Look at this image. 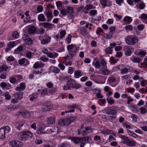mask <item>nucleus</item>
Masks as SVG:
<instances>
[{
	"label": "nucleus",
	"mask_w": 147,
	"mask_h": 147,
	"mask_svg": "<svg viewBox=\"0 0 147 147\" xmlns=\"http://www.w3.org/2000/svg\"><path fill=\"white\" fill-rule=\"evenodd\" d=\"M67 49L69 52L68 55L64 57L65 60L72 59L76 54L77 47H75L73 44L68 45L67 47Z\"/></svg>",
	"instance_id": "obj_1"
},
{
	"label": "nucleus",
	"mask_w": 147,
	"mask_h": 147,
	"mask_svg": "<svg viewBox=\"0 0 147 147\" xmlns=\"http://www.w3.org/2000/svg\"><path fill=\"white\" fill-rule=\"evenodd\" d=\"M32 136V132L29 131H23L18 134V138L20 140H25L28 138L31 139Z\"/></svg>",
	"instance_id": "obj_2"
},
{
	"label": "nucleus",
	"mask_w": 147,
	"mask_h": 147,
	"mask_svg": "<svg viewBox=\"0 0 147 147\" xmlns=\"http://www.w3.org/2000/svg\"><path fill=\"white\" fill-rule=\"evenodd\" d=\"M77 118L76 116H71L69 118H66L60 119L58 121V124L61 126L68 125L70 123L72 122Z\"/></svg>",
	"instance_id": "obj_3"
},
{
	"label": "nucleus",
	"mask_w": 147,
	"mask_h": 147,
	"mask_svg": "<svg viewBox=\"0 0 147 147\" xmlns=\"http://www.w3.org/2000/svg\"><path fill=\"white\" fill-rule=\"evenodd\" d=\"M125 40L127 44L130 45H133L138 42V39L137 37H132L131 36L128 35L126 37Z\"/></svg>",
	"instance_id": "obj_4"
},
{
	"label": "nucleus",
	"mask_w": 147,
	"mask_h": 147,
	"mask_svg": "<svg viewBox=\"0 0 147 147\" xmlns=\"http://www.w3.org/2000/svg\"><path fill=\"white\" fill-rule=\"evenodd\" d=\"M10 131L9 127L8 126H5L0 128V138L4 139L6 133H8Z\"/></svg>",
	"instance_id": "obj_5"
},
{
	"label": "nucleus",
	"mask_w": 147,
	"mask_h": 147,
	"mask_svg": "<svg viewBox=\"0 0 147 147\" xmlns=\"http://www.w3.org/2000/svg\"><path fill=\"white\" fill-rule=\"evenodd\" d=\"M74 10L73 8L68 6H67L66 9H63L61 11L62 15L65 16L67 15L70 13H74Z\"/></svg>",
	"instance_id": "obj_6"
},
{
	"label": "nucleus",
	"mask_w": 147,
	"mask_h": 147,
	"mask_svg": "<svg viewBox=\"0 0 147 147\" xmlns=\"http://www.w3.org/2000/svg\"><path fill=\"white\" fill-rule=\"evenodd\" d=\"M70 139L71 140V141L76 144L81 143L80 145L81 147H83V138H80L79 137H71Z\"/></svg>",
	"instance_id": "obj_7"
},
{
	"label": "nucleus",
	"mask_w": 147,
	"mask_h": 147,
	"mask_svg": "<svg viewBox=\"0 0 147 147\" xmlns=\"http://www.w3.org/2000/svg\"><path fill=\"white\" fill-rule=\"evenodd\" d=\"M134 48L130 46H125L123 48L125 55L127 56H129L131 55V51Z\"/></svg>",
	"instance_id": "obj_8"
},
{
	"label": "nucleus",
	"mask_w": 147,
	"mask_h": 147,
	"mask_svg": "<svg viewBox=\"0 0 147 147\" xmlns=\"http://www.w3.org/2000/svg\"><path fill=\"white\" fill-rule=\"evenodd\" d=\"M10 145L11 147H21L23 143L17 140H13L10 142Z\"/></svg>",
	"instance_id": "obj_9"
},
{
	"label": "nucleus",
	"mask_w": 147,
	"mask_h": 147,
	"mask_svg": "<svg viewBox=\"0 0 147 147\" xmlns=\"http://www.w3.org/2000/svg\"><path fill=\"white\" fill-rule=\"evenodd\" d=\"M100 2L103 8L106 7H110L112 4V2L109 0H100Z\"/></svg>",
	"instance_id": "obj_10"
},
{
	"label": "nucleus",
	"mask_w": 147,
	"mask_h": 147,
	"mask_svg": "<svg viewBox=\"0 0 147 147\" xmlns=\"http://www.w3.org/2000/svg\"><path fill=\"white\" fill-rule=\"evenodd\" d=\"M51 38L50 36H47L45 39H43L41 40V43L42 45H45L49 43L51 40Z\"/></svg>",
	"instance_id": "obj_11"
},
{
	"label": "nucleus",
	"mask_w": 147,
	"mask_h": 147,
	"mask_svg": "<svg viewBox=\"0 0 147 147\" xmlns=\"http://www.w3.org/2000/svg\"><path fill=\"white\" fill-rule=\"evenodd\" d=\"M36 30V28L34 26H31L28 29V33L31 34H34L35 33Z\"/></svg>",
	"instance_id": "obj_12"
},
{
	"label": "nucleus",
	"mask_w": 147,
	"mask_h": 147,
	"mask_svg": "<svg viewBox=\"0 0 147 147\" xmlns=\"http://www.w3.org/2000/svg\"><path fill=\"white\" fill-rule=\"evenodd\" d=\"M25 88L26 85L25 83L22 82L20 84L19 87L16 88V89L17 91H21L24 90L25 89Z\"/></svg>",
	"instance_id": "obj_13"
},
{
	"label": "nucleus",
	"mask_w": 147,
	"mask_h": 147,
	"mask_svg": "<svg viewBox=\"0 0 147 147\" xmlns=\"http://www.w3.org/2000/svg\"><path fill=\"white\" fill-rule=\"evenodd\" d=\"M39 25L46 28H50L52 26V24H51L47 22L40 23L39 24Z\"/></svg>",
	"instance_id": "obj_14"
},
{
	"label": "nucleus",
	"mask_w": 147,
	"mask_h": 147,
	"mask_svg": "<svg viewBox=\"0 0 147 147\" xmlns=\"http://www.w3.org/2000/svg\"><path fill=\"white\" fill-rule=\"evenodd\" d=\"M44 14L46 15L47 18V21L49 22L50 21L53 17L52 13L48 11L45 12Z\"/></svg>",
	"instance_id": "obj_15"
},
{
	"label": "nucleus",
	"mask_w": 147,
	"mask_h": 147,
	"mask_svg": "<svg viewBox=\"0 0 147 147\" xmlns=\"http://www.w3.org/2000/svg\"><path fill=\"white\" fill-rule=\"evenodd\" d=\"M52 107V105L47 102L45 105L43 106V111H48L49 109L51 108Z\"/></svg>",
	"instance_id": "obj_16"
},
{
	"label": "nucleus",
	"mask_w": 147,
	"mask_h": 147,
	"mask_svg": "<svg viewBox=\"0 0 147 147\" xmlns=\"http://www.w3.org/2000/svg\"><path fill=\"white\" fill-rule=\"evenodd\" d=\"M92 7L93 5L91 4L86 5L85 6L84 9H83V12L86 13H87L88 12V11L87 10L92 9Z\"/></svg>",
	"instance_id": "obj_17"
},
{
	"label": "nucleus",
	"mask_w": 147,
	"mask_h": 147,
	"mask_svg": "<svg viewBox=\"0 0 147 147\" xmlns=\"http://www.w3.org/2000/svg\"><path fill=\"white\" fill-rule=\"evenodd\" d=\"M85 131H83V136L87 135L92 131L91 127H85Z\"/></svg>",
	"instance_id": "obj_18"
},
{
	"label": "nucleus",
	"mask_w": 147,
	"mask_h": 147,
	"mask_svg": "<svg viewBox=\"0 0 147 147\" xmlns=\"http://www.w3.org/2000/svg\"><path fill=\"white\" fill-rule=\"evenodd\" d=\"M100 68H101L102 70L107 69L106 63L105 61L103 60H101L100 64Z\"/></svg>",
	"instance_id": "obj_19"
},
{
	"label": "nucleus",
	"mask_w": 147,
	"mask_h": 147,
	"mask_svg": "<svg viewBox=\"0 0 147 147\" xmlns=\"http://www.w3.org/2000/svg\"><path fill=\"white\" fill-rule=\"evenodd\" d=\"M75 84H76V81L72 79H69L68 80L67 82V85L69 86L73 87Z\"/></svg>",
	"instance_id": "obj_20"
},
{
	"label": "nucleus",
	"mask_w": 147,
	"mask_h": 147,
	"mask_svg": "<svg viewBox=\"0 0 147 147\" xmlns=\"http://www.w3.org/2000/svg\"><path fill=\"white\" fill-rule=\"evenodd\" d=\"M38 19L39 21L45 22L46 21V19L45 16L43 14H40L38 16Z\"/></svg>",
	"instance_id": "obj_21"
},
{
	"label": "nucleus",
	"mask_w": 147,
	"mask_h": 147,
	"mask_svg": "<svg viewBox=\"0 0 147 147\" xmlns=\"http://www.w3.org/2000/svg\"><path fill=\"white\" fill-rule=\"evenodd\" d=\"M49 57L52 58H55L57 57L58 55V54L56 53H52L49 52L47 55Z\"/></svg>",
	"instance_id": "obj_22"
},
{
	"label": "nucleus",
	"mask_w": 147,
	"mask_h": 147,
	"mask_svg": "<svg viewBox=\"0 0 147 147\" xmlns=\"http://www.w3.org/2000/svg\"><path fill=\"white\" fill-rule=\"evenodd\" d=\"M123 20L127 24H129L132 22V19L131 17L127 16L124 18Z\"/></svg>",
	"instance_id": "obj_23"
},
{
	"label": "nucleus",
	"mask_w": 147,
	"mask_h": 147,
	"mask_svg": "<svg viewBox=\"0 0 147 147\" xmlns=\"http://www.w3.org/2000/svg\"><path fill=\"white\" fill-rule=\"evenodd\" d=\"M74 77L76 78H79L82 76V71L79 70H76L74 72Z\"/></svg>",
	"instance_id": "obj_24"
},
{
	"label": "nucleus",
	"mask_w": 147,
	"mask_h": 147,
	"mask_svg": "<svg viewBox=\"0 0 147 147\" xmlns=\"http://www.w3.org/2000/svg\"><path fill=\"white\" fill-rule=\"evenodd\" d=\"M14 97L19 100L21 99L22 97V92H16L14 94Z\"/></svg>",
	"instance_id": "obj_25"
},
{
	"label": "nucleus",
	"mask_w": 147,
	"mask_h": 147,
	"mask_svg": "<svg viewBox=\"0 0 147 147\" xmlns=\"http://www.w3.org/2000/svg\"><path fill=\"white\" fill-rule=\"evenodd\" d=\"M120 137L123 140V141H122V142L124 144H126L128 141H129L128 138L126 136H124L122 135H120Z\"/></svg>",
	"instance_id": "obj_26"
},
{
	"label": "nucleus",
	"mask_w": 147,
	"mask_h": 147,
	"mask_svg": "<svg viewBox=\"0 0 147 147\" xmlns=\"http://www.w3.org/2000/svg\"><path fill=\"white\" fill-rule=\"evenodd\" d=\"M47 121L49 124L54 123L55 122V117H49L48 118Z\"/></svg>",
	"instance_id": "obj_27"
},
{
	"label": "nucleus",
	"mask_w": 147,
	"mask_h": 147,
	"mask_svg": "<svg viewBox=\"0 0 147 147\" xmlns=\"http://www.w3.org/2000/svg\"><path fill=\"white\" fill-rule=\"evenodd\" d=\"M91 138L88 136L83 137V147L86 143H89Z\"/></svg>",
	"instance_id": "obj_28"
},
{
	"label": "nucleus",
	"mask_w": 147,
	"mask_h": 147,
	"mask_svg": "<svg viewBox=\"0 0 147 147\" xmlns=\"http://www.w3.org/2000/svg\"><path fill=\"white\" fill-rule=\"evenodd\" d=\"M26 55L27 58L30 59L32 58V56L34 55V53L30 51H26Z\"/></svg>",
	"instance_id": "obj_29"
},
{
	"label": "nucleus",
	"mask_w": 147,
	"mask_h": 147,
	"mask_svg": "<svg viewBox=\"0 0 147 147\" xmlns=\"http://www.w3.org/2000/svg\"><path fill=\"white\" fill-rule=\"evenodd\" d=\"M130 59L131 61L134 63H139L141 60V59L140 58L138 57H135L133 56L130 58Z\"/></svg>",
	"instance_id": "obj_30"
},
{
	"label": "nucleus",
	"mask_w": 147,
	"mask_h": 147,
	"mask_svg": "<svg viewBox=\"0 0 147 147\" xmlns=\"http://www.w3.org/2000/svg\"><path fill=\"white\" fill-rule=\"evenodd\" d=\"M126 145L129 146H134L136 145V142L134 141L129 139Z\"/></svg>",
	"instance_id": "obj_31"
},
{
	"label": "nucleus",
	"mask_w": 147,
	"mask_h": 147,
	"mask_svg": "<svg viewBox=\"0 0 147 147\" xmlns=\"http://www.w3.org/2000/svg\"><path fill=\"white\" fill-rule=\"evenodd\" d=\"M5 107L6 110H8L10 111H13L14 109H16V106L9 105L6 106Z\"/></svg>",
	"instance_id": "obj_32"
},
{
	"label": "nucleus",
	"mask_w": 147,
	"mask_h": 147,
	"mask_svg": "<svg viewBox=\"0 0 147 147\" xmlns=\"http://www.w3.org/2000/svg\"><path fill=\"white\" fill-rule=\"evenodd\" d=\"M141 17L143 19V22L145 24L147 23V14L142 13Z\"/></svg>",
	"instance_id": "obj_33"
},
{
	"label": "nucleus",
	"mask_w": 147,
	"mask_h": 147,
	"mask_svg": "<svg viewBox=\"0 0 147 147\" xmlns=\"http://www.w3.org/2000/svg\"><path fill=\"white\" fill-rule=\"evenodd\" d=\"M8 69L7 66L6 65H3L0 66V73L3 71H6Z\"/></svg>",
	"instance_id": "obj_34"
},
{
	"label": "nucleus",
	"mask_w": 147,
	"mask_h": 147,
	"mask_svg": "<svg viewBox=\"0 0 147 147\" xmlns=\"http://www.w3.org/2000/svg\"><path fill=\"white\" fill-rule=\"evenodd\" d=\"M106 100L108 103L111 105L115 103V101L112 97H108L107 98Z\"/></svg>",
	"instance_id": "obj_35"
},
{
	"label": "nucleus",
	"mask_w": 147,
	"mask_h": 147,
	"mask_svg": "<svg viewBox=\"0 0 147 147\" xmlns=\"http://www.w3.org/2000/svg\"><path fill=\"white\" fill-rule=\"evenodd\" d=\"M92 64L96 69H98L100 67L99 62L98 61H94V62L92 63Z\"/></svg>",
	"instance_id": "obj_36"
},
{
	"label": "nucleus",
	"mask_w": 147,
	"mask_h": 147,
	"mask_svg": "<svg viewBox=\"0 0 147 147\" xmlns=\"http://www.w3.org/2000/svg\"><path fill=\"white\" fill-rule=\"evenodd\" d=\"M98 103L100 106L104 105V104L106 103L105 99H100L98 102Z\"/></svg>",
	"instance_id": "obj_37"
},
{
	"label": "nucleus",
	"mask_w": 147,
	"mask_h": 147,
	"mask_svg": "<svg viewBox=\"0 0 147 147\" xmlns=\"http://www.w3.org/2000/svg\"><path fill=\"white\" fill-rule=\"evenodd\" d=\"M26 44L29 45H32L33 42L32 39L30 38H26V39H25Z\"/></svg>",
	"instance_id": "obj_38"
},
{
	"label": "nucleus",
	"mask_w": 147,
	"mask_h": 147,
	"mask_svg": "<svg viewBox=\"0 0 147 147\" xmlns=\"http://www.w3.org/2000/svg\"><path fill=\"white\" fill-rule=\"evenodd\" d=\"M106 113L109 115H115L117 114V111L114 110H110L109 111H107L106 112Z\"/></svg>",
	"instance_id": "obj_39"
},
{
	"label": "nucleus",
	"mask_w": 147,
	"mask_h": 147,
	"mask_svg": "<svg viewBox=\"0 0 147 147\" xmlns=\"http://www.w3.org/2000/svg\"><path fill=\"white\" fill-rule=\"evenodd\" d=\"M125 28L126 30L132 31L133 29L132 26L131 25H128L125 26Z\"/></svg>",
	"instance_id": "obj_40"
},
{
	"label": "nucleus",
	"mask_w": 147,
	"mask_h": 147,
	"mask_svg": "<svg viewBox=\"0 0 147 147\" xmlns=\"http://www.w3.org/2000/svg\"><path fill=\"white\" fill-rule=\"evenodd\" d=\"M85 120L87 121L88 123H91L93 121V118L91 116H88L86 118L84 119Z\"/></svg>",
	"instance_id": "obj_41"
},
{
	"label": "nucleus",
	"mask_w": 147,
	"mask_h": 147,
	"mask_svg": "<svg viewBox=\"0 0 147 147\" xmlns=\"http://www.w3.org/2000/svg\"><path fill=\"white\" fill-rule=\"evenodd\" d=\"M43 129L42 127H40L37 130H36V134H40L45 133V132H43Z\"/></svg>",
	"instance_id": "obj_42"
},
{
	"label": "nucleus",
	"mask_w": 147,
	"mask_h": 147,
	"mask_svg": "<svg viewBox=\"0 0 147 147\" xmlns=\"http://www.w3.org/2000/svg\"><path fill=\"white\" fill-rule=\"evenodd\" d=\"M9 81L11 84H14L17 82V80L15 77L12 76L9 78Z\"/></svg>",
	"instance_id": "obj_43"
},
{
	"label": "nucleus",
	"mask_w": 147,
	"mask_h": 147,
	"mask_svg": "<svg viewBox=\"0 0 147 147\" xmlns=\"http://www.w3.org/2000/svg\"><path fill=\"white\" fill-rule=\"evenodd\" d=\"M23 123L22 122H20L18 123H17L16 125L17 129L20 130V128L23 126Z\"/></svg>",
	"instance_id": "obj_44"
},
{
	"label": "nucleus",
	"mask_w": 147,
	"mask_h": 147,
	"mask_svg": "<svg viewBox=\"0 0 147 147\" xmlns=\"http://www.w3.org/2000/svg\"><path fill=\"white\" fill-rule=\"evenodd\" d=\"M71 35L70 34H69L68 37L66 38L65 40V42L67 44H69L71 43Z\"/></svg>",
	"instance_id": "obj_45"
},
{
	"label": "nucleus",
	"mask_w": 147,
	"mask_h": 147,
	"mask_svg": "<svg viewBox=\"0 0 147 147\" xmlns=\"http://www.w3.org/2000/svg\"><path fill=\"white\" fill-rule=\"evenodd\" d=\"M115 78L111 76L108 79V82L110 83H113L115 81Z\"/></svg>",
	"instance_id": "obj_46"
},
{
	"label": "nucleus",
	"mask_w": 147,
	"mask_h": 147,
	"mask_svg": "<svg viewBox=\"0 0 147 147\" xmlns=\"http://www.w3.org/2000/svg\"><path fill=\"white\" fill-rule=\"evenodd\" d=\"M0 85L1 87L4 89L5 88L7 89H9V88H7V83L5 82H2L0 84Z\"/></svg>",
	"instance_id": "obj_47"
},
{
	"label": "nucleus",
	"mask_w": 147,
	"mask_h": 147,
	"mask_svg": "<svg viewBox=\"0 0 147 147\" xmlns=\"http://www.w3.org/2000/svg\"><path fill=\"white\" fill-rule=\"evenodd\" d=\"M69 144L67 143H62L59 145L58 147H70Z\"/></svg>",
	"instance_id": "obj_48"
},
{
	"label": "nucleus",
	"mask_w": 147,
	"mask_h": 147,
	"mask_svg": "<svg viewBox=\"0 0 147 147\" xmlns=\"http://www.w3.org/2000/svg\"><path fill=\"white\" fill-rule=\"evenodd\" d=\"M97 13V11L96 10H92L89 12V14L92 16H94Z\"/></svg>",
	"instance_id": "obj_49"
},
{
	"label": "nucleus",
	"mask_w": 147,
	"mask_h": 147,
	"mask_svg": "<svg viewBox=\"0 0 147 147\" xmlns=\"http://www.w3.org/2000/svg\"><path fill=\"white\" fill-rule=\"evenodd\" d=\"M101 33H103V30L100 27L98 28L96 31V33L98 34H100Z\"/></svg>",
	"instance_id": "obj_50"
},
{
	"label": "nucleus",
	"mask_w": 147,
	"mask_h": 147,
	"mask_svg": "<svg viewBox=\"0 0 147 147\" xmlns=\"http://www.w3.org/2000/svg\"><path fill=\"white\" fill-rule=\"evenodd\" d=\"M112 49L110 47H108L105 49V52L108 54L112 53Z\"/></svg>",
	"instance_id": "obj_51"
},
{
	"label": "nucleus",
	"mask_w": 147,
	"mask_h": 147,
	"mask_svg": "<svg viewBox=\"0 0 147 147\" xmlns=\"http://www.w3.org/2000/svg\"><path fill=\"white\" fill-rule=\"evenodd\" d=\"M60 35H61V36H60V38L61 39H62L65 35L66 32L64 30H62L60 32Z\"/></svg>",
	"instance_id": "obj_52"
},
{
	"label": "nucleus",
	"mask_w": 147,
	"mask_h": 147,
	"mask_svg": "<svg viewBox=\"0 0 147 147\" xmlns=\"http://www.w3.org/2000/svg\"><path fill=\"white\" fill-rule=\"evenodd\" d=\"M15 45V43L13 42L10 41L9 42L7 46L8 47L11 48H13L14 47Z\"/></svg>",
	"instance_id": "obj_53"
},
{
	"label": "nucleus",
	"mask_w": 147,
	"mask_h": 147,
	"mask_svg": "<svg viewBox=\"0 0 147 147\" xmlns=\"http://www.w3.org/2000/svg\"><path fill=\"white\" fill-rule=\"evenodd\" d=\"M21 114L23 116L25 117L27 116H28L30 115L29 112L28 111H24L21 112Z\"/></svg>",
	"instance_id": "obj_54"
},
{
	"label": "nucleus",
	"mask_w": 147,
	"mask_h": 147,
	"mask_svg": "<svg viewBox=\"0 0 147 147\" xmlns=\"http://www.w3.org/2000/svg\"><path fill=\"white\" fill-rule=\"evenodd\" d=\"M12 36L13 38H17L18 36V34L17 32L14 31L12 33Z\"/></svg>",
	"instance_id": "obj_55"
},
{
	"label": "nucleus",
	"mask_w": 147,
	"mask_h": 147,
	"mask_svg": "<svg viewBox=\"0 0 147 147\" xmlns=\"http://www.w3.org/2000/svg\"><path fill=\"white\" fill-rule=\"evenodd\" d=\"M113 33L109 32L108 34H105V35H106V38L107 39H110L113 36Z\"/></svg>",
	"instance_id": "obj_56"
},
{
	"label": "nucleus",
	"mask_w": 147,
	"mask_h": 147,
	"mask_svg": "<svg viewBox=\"0 0 147 147\" xmlns=\"http://www.w3.org/2000/svg\"><path fill=\"white\" fill-rule=\"evenodd\" d=\"M144 28V25L142 24L139 25L138 26L137 28L139 30L141 31L143 30Z\"/></svg>",
	"instance_id": "obj_57"
},
{
	"label": "nucleus",
	"mask_w": 147,
	"mask_h": 147,
	"mask_svg": "<svg viewBox=\"0 0 147 147\" xmlns=\"http://www.w3.org/2000/svg\"><path fill=\"white\" fill-rule=\"evenodd\" d=\"M36 9L38 12H41L43 11V8L42 5H40L37 7Z\"/></svg>",
	"instance_id": "obj_58"
},
{
	"label": "nucleus",
	"mask_w": 147,
	"mask_h": 147,
	"mask_svg": "<svg viewBox=\"0 0 147 147\" xmlns=\"http://www.w3.org/2000/svg\"><path fill=\"white\" fill-rule=\"evenodd\" d=\"M41 64L38 62H36L34 64L33 67L35 69H37L40 67Z\"/></svg>",
	"instance_id": "obj_59"
},
{
	"label": "nucleus",
	"mask_w": 147,
	"mask_h": 147,
	"mask_svg": "<svg viewBox=\"0 0 147 147\" xmlns=\"http://www.w3.org/2000/svg\"><path fill=\"white\" fill-rule=\"evenodd\" d=\"M15 76L17 78V82L20 81L23 78L22 76L20 75H15Z\"/></svg>",
	"instance_id": "obj_60"
},
{
	"label": "nucleus",
	"mask_w": 147,
	"mask_h": 147,
	"mask_svg": "<svg viewBox=\"0 0 147 147\" xmlns=\"http://www.w3.org/2000/svg\"><path fill=\"white\" fill-rule=\"evenodd\" d=\"M140 113L142 114H144L147 112L146 109H144V107H141L140 108Z\"/></svg>",
	"instance_id": "obj_61"
},
{
	"label": "nucleus",
	"mask_w": 147,
	"mask_h": 147,
	"mask_svg": "<svg viewBox=\"0 0 147 147\" xmlns=\"http://www.w3.org/2000/svg\"><path fill=\"white\" fill-rule=\"evenodd\" d=\"M128 72L127 68L126 67L123 68L121 71V73L122 74H124L127 73Z\"/></svg>",
	"instance_id": "obj_62"
},
{
	"label": "nucleus",
	"mask_w": 147,
	"mask_h": 147,
	"mask_svg": "<svg viewBox=\"0 0 147 147\" xmlns=\"http://www.w3.org/2000/svg\"><path fill=\"white\" fill-rule=\"evenodd\" d=\"M109 30L110 32L114 33L115 31V28L113 26H111L109 28Z\"/></svg>",
	"instance_id": "obj_63"
},
{
	"label": "nucleus",
	"mask_w": 147,
	"mask_h": 147,
	"mask_svg": "<svg viewBox=\"0 0 147 147\" xmlns=\"http://www.w3.org/2000/svg\"><path fill=\"white\" fill-rule=\"evenodd\" d=\"M63 62H62L61 63H60L58 65L59 67L62 70H63L65 68V66L63 65V64L62 63Z\"/></svg>",
	"instance_id": "obj_64"
}]
</instances>
